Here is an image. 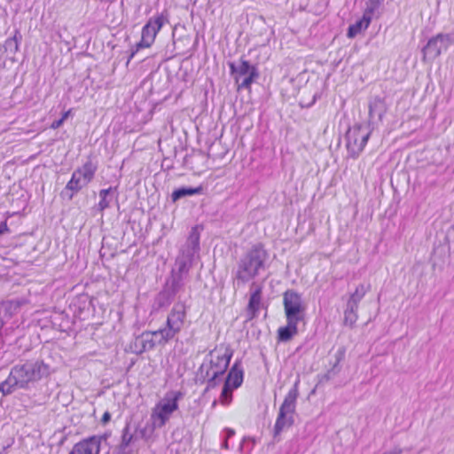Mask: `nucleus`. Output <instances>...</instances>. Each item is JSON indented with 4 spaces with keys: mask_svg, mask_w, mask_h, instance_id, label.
I'll list each match as a JSON object with an SVG mask.
<instances>
[{
    "mask_svg": "<svg viewBox=\"0 0 454 454\" xmlns=\"http://www.w3.org/2000/svg\"><path fill=\"white\" fill-rule=\"evenodd\" d=\"M269 254L262 243L254 244L238 261L234 272L237 286L245 285L267 268Z\"/></svg>",
    "mask_w": 454,
    "mask_h": 454,
    "instance_id": "nucleus-1",
    "label": "nucleus"
},
{
    "mask_svg": "<svg viewBox=\"0 0 454 454\" xmlns=\"http://www.w3.org/2000/svg\"><path fill=\"white\" fill-rule=\"evenodd\" d=\"M48 375V368L43 363H28L12 369L7 379L0 383V392L12 393L17 388H26Z\"/></svg>",
    "mask_w": 454,
    "mask_h": 454,
    "instance_id": "nucleus-2",
    "label": "nucleus"
},
{
    "mask_svg": "<svg viewBox=\"0 0 454 454\" xmlns=\"http://www.w3.org/2000/svg\"><path fill=\"white\" fill-rule=\"evenodd\" d=\"M233 350L229 347L221 346L210 351V367L206 372L207 387L205 391L215 387L222 380V376L229 367Z\"/></svg>",
    "mask_w": 454,
    "mask_h": 454,
    "instance_id": "nucleus-3",
    "label": "nucleus"
},
{
    "mask_svg": "<svg viewBox=\"0 0 454 454\" xmlns=\"http://www.w3.org/2000/svg\"><path fill=\"white\" fill-rule=\"evenodd\" d=\"M300 380H296L293 387L288 391L282 404L274 425L273 434L276 438L285 429L290 428L294 424L296 401L299 396Z\"/></svg>",
    "mask_w": 454,
    "mask_h": 454,
    "instance_id": "nucleus-4",
    "label": "nucleus"
},
{
    "mask_svg": "<svg viewBox=\"0 0 454 454\" xmlns=\"http://www.w3.org/2000/svg\"><path fill=\"white\" fill-rule=\"evenodd\" d=\"M199 251L200 232L197 227H192L185 244L176 259L175 268L172 269V271L189 276V271Z\"/></svg>",
    "mask_w": 454,
    "mask_h": 454,
    "instance_id": "nucleus-5",
    "label": "nucleus"
},
{
    "mask_svg": "<svg viewBox=\"0 0 454 454\" xmlns=\"http://www.w3.org/2000/svg\"><path fill=\"white\" fill-rule=\"evenodd\" d=\"M231 74L235 80L238 90H250L253 82L259 78V71L256 66L250 64L248 60L240 59L238 64L229 63Z\"/></svg>",
    "mask_w": 454,
    "mask_h": 454,
    "instance_id": "nucleus-6",
    "label": "nucleus"
},
{
    "mask_svg": "<svg viewBox=\"0 0 454 454\" xmlns=\"http://www.w3.org/2000/svg\"><path fill=\"white\" fill-rule=\"evenodd\" d=\"M186 318V306L184 302H176L168 313L164 327L159 330L161 334V340L167 342L173 340L179 333L184 325Z\"/></svg>",
    "mask_w": 454,
    "mask_h": 454,
    "instance_id": "nucleus-7",
    "label": "nucleus"
},
{
    "mask_svg": "<svg viewBox=\"0 0 454 454\" xmlns=\"http://www.w3.org/2000/svg\"><path fill=\"white\" fill-rule=\"evenodd\" d=\"M96 171L97 165L91 160L86 161L81 168L73 173L72 178L67 183L66 189L61 192V196L71 200L74 192L80 191L93 179Z\"/></svg>",
    "mask_w": 454,
    "mask_h": 454,
    "instance_id": "nucleus-8",
    "label": "nucleus"
},
{
    "mask_svg": "<svg viewBox=\"0 0 454 454\" xmlns=\"http://www.w3.org/2000/svg\"><path fill=\"white\" fill-rule=\"evenodd\" d=\"M371 131L368 127L356 124L349 128L346 133V147L348 157L356 159L365 147Z\"/></svg>",
    "mask_w": 454,
    "mask_h": 454,
    "instance_id": "nucleus-9",
    "label": "nucleus"
},
{
    "mask_svg": "<svg viewBox=\"0 0 454 454\" xmlns=\"http://www.w3.org/2000/svg\"><path fill=\"white\" fill-rule=\"evenodd\" d=\"M182 397V392H171L168 394L161 402L156 404L152 413V419L157 423L159 427L165 426L172 413L178 409V401Z\"/></svg>",
    "mask_w": 454,
    "mask_h": 454,
    "instance_id": "nucleus-10",
    "label": "nucleus"
},
{
    "mask_svg": "<svg viewBox=\"0 0 454 454\" xmlns=\"http://www.w3.org/2000/svg\"><path fill=\"white\" fill-rule=\"evenodd\" d=\"M165 17L163 13L150 18L142 28L141 40L136 44V50L132 51L129 61L135 56L137 51L142 48L150 47L156 37L157 33L160 30L164 24Z\"/></svg>",
    "mask_w": 454,
    "mask_h": 454,
    "instance_id": "nucleus-11",
    "label": "nucleus"
},
{
    "mask_svg": "<svg viewBox=\"0 0 454 454\" xmlns=\"http://www.w3.org/2000/svg\"><path fill=\"white\" fill-rule=\"evenodd\" d=\"M453 43V37L449 34H438L431 37L427 44L422 48L423 61H433L439 57L442 51Z\"/></svg>",
    "mask_w": 454,
    "mask_h": 454,
    "instance_id": "nucleus-12",
    "label": "nucleus"
},
{
    "mask_svg": "<svg viewBox=\"0 0 454 454\" xmlns=\"http://www.w3.org/2000/svg\"><path fill=\"white\" fill-rule=\"evenodd\" d=\"M283 305L286 319L303 320L305 306L298 292L294 289L286 290L283 294Z\"/></svg>",
    "mask_w": 454,
    "mask_h": 454,
    "instance_id": "nucleus-13",
    "label": "nucleus"
},
{
    "mask_svg": "<svg viewBox=\"0 0 454 454\" xmlns=\"http://www.w3.org/2000/svg\"><path fill=\"white\" fill-rule=\"evenodd\" d=\"M166 340H161V334L159 330L144 332L141 335L136 337L131 348L137 355H141L148 350H152L156 345L163 346Z\"/></svg>",
    "mask_w": 454,
    "mask_h": 454,
    "instance_id": "nucleus-14",
    "label": "nucleus"
},
{
    "mask_svg": "<svg viewBox=\"0 0 454 454\" xmlns=\"http://www.w3.org/2000/svg\"><path fill=\"white\" fill-rule=\"evenodd\" d=\"M105 435H93L74 444L69 454H99L101 442Z\"/></svg>",
    "mask_w": 454,
    "mask_h": 454,
    "instance_id": "nucleus-15",
    "label": "nucleus"
},
{
    "mask_svg": "<svg viewBox=\"0 0 454 454\" xmlns=\"http://www.w3.org/2000/svg\"><path fill=\"white\" fill-rule=\"evenodd\" d=\"M187 279L188 276L171 270L170 276L167 278L163 286L176 297L184 290Z\"/></svg>",
    "mask_w": 454,
    "mask_h": 454,
    "instance_id": "nucleus-16",
    "label": "nucleus"
},
{
    "mask_svg": "<svg viewBox=\"0 0 454 454\" xmlns=\"http://www.w3.org/2000/svg\"><path fill=\"white\" fill-rule=\"evenodd\" d=\"M244 372L240 361H236L228 372L225 384L231 388H238L243 382Z\"/></svg>",
    "mask_w": 454,
    "mask_h": 454,
    "instance_id": "nucleus-17",
    "label": "nucleus"
},
{
    "mask_svg": "<svg viewBox=\"0 0 454 454\" xmlns=\"http://www.w3.org/2000/svg\"><path fill=\"white\" fill-rule=\"evenodd\" d=\"M300 321L294 319H286V325L279 327L278 330V341H289L298 333L297 325Z\"/></svg>",
    "mask_w": 454,
    "mask_h": 454,
    "instance_id": "nucleus-18",
    "label": "nucleus"
},
{
    "mask_svg": "<svg viewBox=\"0 0 454 454\" xmlns=\"http://www.w3.org/2000/svg\"><path fill=\"white\" fill-rule=\"evenodd\" d=\"M386 113V106L384 101L377 97L369 104V121L374 122L375 121H381Z\"/></svg>",
    "mask_w": 454,
    "mask_h": 454,
    "instance_id": "nucleus-19",
    "label": "nucleus"
},
{
    "mask_svg": "<svg viewBox=\"0 0 454 454\" xmlns=\"http://www.w3.org/2000/svg\"><path fill=\"white\" fill-rule=\"evenodd\" d=\"M262 300V287L257 286L254 292H252L248 305H247V313L249 315V319L255 317L260 309V304Z\"/></svg>",
    "mask_w": 454,
    "mask_h": 454,
    "instance_id": "nucleus-20",
    "label": "nucleus"
},
{
    "mask_svg": "<svg viewBox=\"0 0 454 454\" xmlns=\"http://www.w3.org/2000/svg\"><path fill=\"white\" fill-rule=\"evenodd\" d=\"M202 192L203 187L201 185L198 187H180L173 191L171 194V200L173 202H176L182 198L201 194Z\"/></svg>",
    "mask_w": 454,
    "mask_h": 454,
    "instance_id": "nucleus-21",
    "label": "nucleus"
},
{
    "mask_svg": "<svg viewBox=\"0 0 454 454\" xmlns=\"http://www.w3.org/2000/svg\"><path fill=\"white\" fill-rule=\"evenodd\" d=\"M371 23L370 18H366L363 15V17L356 20L354 24L350 25L348 28L347 36L348 38H354L358 34H360L363 30L368 28Z\"/></svg>",
    "mask_w": 454,
    "mask_h": 454,
    "instance_id": "nucleus-22",
    "label": "nucleus"
},
{
    "mask_svg": "<svg viewBox=\"0 0 454 454\" xmlns=\"http://www.w3.org/2000/svg\"><path fill=\"white\" fill-rule=\"evenodd\" d=\"M175 296L168 291L164 286L162 290L156 295L153 307L156 309L166 308L174 301Z\"/></svg>",
    "mask_w": 454,
    "mask_h": 454,
    "instance_id": "nucleus-23",
    "label": "nucleus"
},
{
    "mask_svg": "<svg viewBox=\"0 0 454 454\" xmlns=\"http://www.w3.org/2000/svg\"><path fill=\"white\" fill-rule=\"evenodd\" d=\"M371 286H364V284H360L356 286L355 292L350 294L349 299L348 300L347 304L354 307H357L359 302L364 297L367 292H369Z\"/></svg>",
    "mask_w": 454,
    "mask_h": 454,
    "instance_id": "nucleus-24",
    "label": "nucleus"
},
{
    "mask_svg": "<svg viewBox=\"0 0 454 454\" xmlns=\"http://www.w3.org/2000/svg\"><path fill=\"white\" fill-rule=\"evenodd\" d=\"M116 188L109 187L107 189H103L99 192L100 200L98 202V209L100 211H104L105 209L110 207V204L114 198V192Z\"/></svg>",
    "mask_w": 454,
    "mask_h": 454,
    "instance_id": "nucleus-25",
    "label": "nucleus"
},
{
    "mask_svg": "<svg viewBox=\"0 0 454 454\" xmlns=\"http://www.w3.org/2000/svg\"><path fill=\"white\" fill-rule=\"evenodd\" d=\"M345 352H346V349L343 347L340 348L336 351V353L334 355L335 362L333 364V367L327 372V373H326L327 378H332V377L335 376L337 373H339V372L340 370L339 364L344 359Z\"/></svg>",
    "mask_w": 454,
    "mask_h": 454,
    "instance_id": "nucleus-26",
    "label": "nucleus"
},
{
    "mask_svg": "<svg viewBox=\"0 0 454 454\" xmlns=\"http://www.w3.org/2000/svg\"><path fill=\"white\" fill-rule=\"evenodd\" d=\"M383 3L384 0H367L365 3L366 7L363 15L366 18H370V20L372 21L376 12L379 11Z\"/></svg>",
    "mask_w": 454,
    "mask_h": 454,
    "instance_id": "nucleus-27",
    "label": "nucleus"
},
{
    "mask_svg": "<svg viewBox=\"0 0 454 454\" xmlns=\"http://www.w3.org/2000/svg\"><path fill=\"white\" fill-rule=\"evenodd\" d=\"M357 307H354L351 305H348L344 311V324L345 325H348L349 327H353L356 324L358 316H357Z\"/></svg>",
    "mask_w": 454,
    "mask_h": 454,
    "instance_id": "nucleus-28",
    "label": "nucleus"
},
{
    "mask_svg": "<svg viewBox=\"0 0 454 454\" xmlns=\"http://www.w3.org/2000/svg\"><path fill=\"white\" fill-rule=\"evenodd\" d=\"M232 390H233V388H231L230 386H228L225 383L223 384L222 393L220 395V401L223 404L227 405L230 403V402L231 400Z\"/></svg>",
    "mask_w": 454,
    "mask_h": 454,
    "instance_id": "nucleus-29",
    "label": "nucleus"
},
{
    "mask_svg": "<svg viewBox=\"0 0 454 454\" xmlns=\"http://www.w3.org/2000/svg\"><path fill=\"white\" fill-rule=\"evenodd\" d=\"M134 439L133 434L129 432V426L126 425L125 427L122 429L121 442L124 443V445H127L129 447V444Z\"/></svg>",
    "mask_w": 454,
    "mask_h": 454,
    "instance_id": "nucleus-30",
    "label": "nucleus"
},
{
    "mask_svg": "<svg viewBox=\"0 0 454 454\" xmlns=\"http://www.w3.org/2000/svg\"><path fill=\"white\" fill-rule=\"evenodd\" d=\"M111 454H131V450L129 446L124 445L120 442L117 445L114 446L110 450Z\"/></svg>",
    "mask_w": 454,
    "mask_h": 454,
    "instance_id": "nucleus-31",
    "label": "nucleus"
},
{
    "mask_svg": "<svg viewBox=\"0 0 454 454\" xmlns=\"http://www.w3.org/2000/svg\"><path fill=\"white\" fill-rule=\"evenodd\" d=\"M111 419V414L109 411H106L103 416H102V419H101V423L103 425H106L107 424Z\"/></svg>",
    "mask_w": 454,
    "mask_h": 454,
    "instance_id": "nucleus-32",
    "label": "nucleus"
},
{
    "mask_svg": "<svg viewBox=\"0 0 454 454\" xmlns=\"http://www.w3.org/2000/svg\"><path fill=\"white\" fill-rule=\"evenodd\" d=\"M71 110L67 111L63 114L62 117L59 119V127L62 124V122L67 119V117L70 115Z\"/></svg>",
    "mask_w": 454,
    "mask_h": 454,
    "instance_id": "nucleus-33",
    "label": "nucleus"
},
{
    "mask_svg": "<svg viewBox=\"0 0 454 454\" xmlns=\"http://www.w3.org/2000/svg\"><path fill=\"white\" fill-rule=\"evenodd\" d=\"M224 431L226 433V439H229V438L232 437L235 434L234 430L231 429V428H225Z\"/></svg>",
    "mask_w": 454,
    "mask_h": 454,
    "instance_id": "nucleus-34",
    "label": "nucleus"
},
{
    "mask_svg": "<svg viewBox=\"0 0 454 454\" xmlns=\"http://www.w3.org/2000/svg\"><path fill=\"white\" fill-rule=\"evenodd\" d=\"M402 452H403L402 449L395 448L392 450H390L388 452H385L383 454H402Z\"/></svg>",
    "mask_w": 454,
    "mask_h": 454,
    "instance_id": "nucleus-35",
    "label": "nucleus"
},
{
    "mask_svg": "<svg viewBox=\"0 0 454 454\" xmlns=\"http://www.w3.org/2000/svg\"><path fill=\"white\" fill-rule=\"evenodd\" d=\"M8 231L7 224L3 223L0 224V235Z\"/></svg>",
    "mask_w": 454,
    "mask_h": 454,
    "instance_id": "nucleus-36",
    "label": "nucleus"
},
{
    "mask_svg": "<svg viewBox=\"0 0 454 454\" xmlns=\"http://www.w3.org/2000/svg\"><path fill=\"white\" fill-rule=\"evenodd\" d=\"M223 447L224 449H228V448H229V446H228V439H225V441H224V442H223Z\"/></svg>",
    "mask_w": 454,
    "mask_h": 454,
    "instance_id": "nucleus-37",
    "label": "nucleus"
},
{
    "mask_svg": "<svg viewBox=\"0 0 454 454\" xmlns=\"http://www.w3.org/2000/svg\"><path fill=\"white\" fill-rule=\"evenodd\" d=\"M216 405V401H214L212 406L215 407Z\"/></svg>",
    "mask_w": 454,
    "mask_h": 454,
    "instance_id": "nucleus-38",
    "label": "nucleus"
}]
</instances>
